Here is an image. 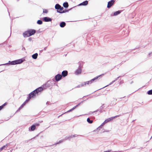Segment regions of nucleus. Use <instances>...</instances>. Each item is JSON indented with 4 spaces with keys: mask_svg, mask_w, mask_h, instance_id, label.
<instances>
[{
    "mask_svg": "<svg viewBox=\"0 0 152 152\" xmlns=\"http://www.w3.org/2000/svg\"><path fill=\"white\" fill-rule=\"evenodd\" d=\"M35 125V126H39V124H36Z\"/></svg>",
    "mask_w": 152,
    "mask_h": 152,
    "instance_id": "nucleus-30",
    "label": "nucleus"
},
{
    "mask_svg": "<svg viewBox=\"0 0 152 152\" xmlns=\"http://www.w3.org/2000/svg\"><path fill=\"white\" fill-rule=\"evenodd\" d=\"M36 129V126L34 125H33L31 127V131H33L35 130Z\"/></svg>",
    "mask_w": 152,
    "mask_h": 152,
    "instance_id": "nucleus-20",
    "label": "nucleus"
},
{
    "mask_svg": "<svg viewBox=\"0 0 152 152\" xmlns=\"http://www.w3.org/2000/svg\"><path fill=\"white\" fill-rule=\"evenodd\" d=\"M66 25V23L64 22H62L60 24V26L61 27H64Z\"/></svg>",
    "mask_w": 152,
    "mask_h": 152,
    "instance_id": "nucleus-18",
    "label": "nucleus"
},
{
    "mask_svg": "<svg viewBox=\"0 0 152 152\" xmlns=\"http://www.w3.org/2000/svg\"><path fill=\"white\" fill-rule=\"evenodd\" d=\"M62 77V76L59 74H58L55 76V78L56 80L57 81H58L60 80Z\"/></svg>",
    "mask_w": 152,
    "mask_h": 152,
    "instance_id": "nucleus-7",
    "label": "nucleus"
},
{
    "mask_svg": "<svg viewBox=\"0 0 152 152\" xmlns=\"http://www.w3.org/2000/svg\"><path fill=\"white\" fill-rule=\"evenodd\" d=\"M147 93L149 95L152 94V90L148 91Z\"/></svg>",
    "mask_w": 152,
    "mask_h": 152,
    "instance_id": "nucleus-27",
    "label": "nucleus"
},
{
    "mask_svg": "<svg viewBox=\"0 0 152 152\" xmlns=\"http://www.w3.org/2000/svg\"><path fill=\"white\" fill-rule=\"evenodd\" d=\"M68 75V72L67 71H63L61 73V75L63 77L66 76Z\"/></svg>",
    "mask_w": 152,
    "mask_h": 152,
    "instance_id": "nucleus-11",
    "label": "nucleus"
},
{
    "mask_svg": "<svg viewBox=\"0 0 152 152\" xmlns=\"http://www.w3.org/2000/svg\"><path fill=\"white\" fill-rule=\"evenodd\" d=\"M64 7L65 8H67L69 6V5L67 2H65L63 4Z\"/></svg>",
    "mask_w": 152,
    "mask_h": 152,
    "instance_id": "nucleus-19",
    "label": "nucleus"
},
{
    "mask_svg": "<svg viewBox=\"0 0 152 152\" xmlns=\"http://www.w3.org/2000/svg\"><path fill=\"white\" fill-rule=\"evenodd\" d=\"M75 137V135H72L70 137Z\"/></svg>",
    "mask_w": 152,
    "mask_h": 152,
    "instance_id": "nucleus-29",
    "label": "nucleus"
},
{
    "mask_svg": "<svg viewBox=\"0 0 152 152\" xmlns=\"http://www.w3.org/2000/svg\"><path fill=\"white\" fill-rule=\"evenodd\" d=\"M64 8L63 7H61L58 10H57V12L60 13H64L66 12V11H64L63 10Z\"/></svg>",
    "mask_w": 152,
    "mask_h": 152,
    "instance_id": "nucleus-10",
    "label": "nucleus"
},
{
    "mask_svg": "<svg viewBox=\"0 0 152 152\" xmlns=\"http://www.w3.org/2000/svg\"><path fill=\"white\" fill-rule=\"evenodd\" d=\"M22 61L21 60H20L17 61H12L11 62V64L12 65H15L18 64L22 63Z\"/></svg>",
    "mask_w": 152,
    "mask_h": 152,
    "instance_id": "nucleus-8",
    "label": "nucleus"
},
{
    "mask_svg": "<svg viewBox=\"0 0 152 152\" xmlns=\"http://www.w3.org/2000/svg\"><path fill=\"white\" fill-rule=\"evenodd\" d=\"M78 106V105H77L76 106H75L74 107H73V108H72V109H71V110H69L68 111H67V112H70L72 110H73L77 106Z\"/></svg>",
    "mask_w": 152,
    "mask_h": 152,
    "instance_id": "nucleus-25",
    "label": "nucleus"
},
{
    "mask_svg": "<svg viewBox=\"0 0 152 152\" xmlns=\"http://www.w3.org/2000/svg\"><path fill=\"white\" fill-rule=\"evenodd\" d=\"M45 86V87H49V85L48 83H47L45 84V85H43L42 86L43 87H39L38 88L34 90V91L36 92V93H37V94L39 93L42 91L43 90L45 89V88H44Z\"/></svg>",
    "mask_w": 152,
    "mask_h": 152,
    "instance_id": "nucleus-3",
    "label": "nucleus"
},
{
    "mask_svg": "<svg viewBox=\"0 0 152 152\" xmlns=\"http://www.w3.org/2000/svg\"><path fill=\"white\" fill-rule=\"evenodd\" d=\"M61 7V6L58 4H56L55 6V8L56 9H57V10H58Z\"/></svg>",
    "mask_w": 152,
    "mask_h": 152,
    "instance_id": "nucleus-16",
    "label": "nucleus"
},
{
    "mask_svg": "<svg viewBox=\"0 0 152 152\" xmlns=\"http://www.w3.org/2000/svg\"><path fill=\"white\" fill-rule=\"evenodd\" d=\"M38 55V54L37 53H36L32 55V57L34 59H36L37 58Z\"/></svg>",
    "mask_w": 152,
    "mask_h": 152,
    "instance_id": "nucleus-17",
    "label": "nucleus"
},
{
    "mask_svg": "<svg viewBox=\"0 0 152 152\" xmlns=\"http://www.w3.org/2000/svg\"><path fill=\"white\" fill-rule=\"evenodd\" d=\"M81 68L82 67H80V68H79L76 71L75 73L76 75H78L81 73L82 72Z\"/></svg>",
    "mask_w": 152,
    "mask_h": 152,
    "instance_id": "nucleus-9",
    "label": "nucleus"
},
{
    "mask_svg": "<svg viewBox=\"0 0 152 152\" xmlns=\"http://www.w3.org/2000/svg\"><path fill=\"white\" fill-rule=\"evenodd\" d=\"M37 23L39 24H41L42 23V21L41 20H39L37 21Z\"/></svg>",
    "mask_w": 152,
    "mask_h": 152,
    "instance_id": "nucleus-26",
    "label": "nucleus"
},
{
    "mask_svg": "<svg viewBox=\"0 0 152 152\" xmlns=\"http://www.w3.org/2000/svg\"><path fill=\"white\" fill-rule=\"evenodd\" d=\"M119 115H116L114 117H112L111 118H107L105 120V121H104L103 124H106L108 122H109L112 121V120H113L115 118H116L118 117H119Z\"/></svg>",
    "mask_w": 152,
    "mask_h": 152,
    "instance_id": "nucleus-5",
    "label": "nucleus"
},
{
    "mask_svg": "<svg viewBox=\"0 0 152 152\" xmlns=\"http://www.w3.org/2000/svg\"><path fill=\"white\" fill-rule=\"evenodd\" d=\"M115 2L114 0H111L108 2L107 7L108 8H110L114 4Z\"/></svg>",
    "mask_w": 152,
    "mask_h": 152,
    "instance_id": "nucleus-6",
    "label": "nucleus"
},
{
    "mask_svg": "<svg viewBox=\"0 0 152 152\" xmlns=\"http://www.w3.org/2000/svg\"><path fill=\"white\" fill-rule=\"evenodd\" d=\"M120 12H121L120 11H116L114 13V15L115 16L117 15L118 14H119L120 13Z\"/></svg>",
    "mask_w": 152,
    "mask_h": 152,
    "instance_id": "nucleus-22",
    "label": "nucleus"
},
{
    "mask_svg": "<svg viewBox=\"0 0 152 152\" xmlns=\"http://www.w3.org/2000/svg\"><path fill=\"white\" fill-rule=\"evenodd\" d=\"M7 104V103L5 102L4 103V104H3L2 105L0 106V110H1L3 107H4Z\"/></svg>",
    "mask_w": 152,
    "mask_h": 152,
    "instance_id": "nucleus-21",
    "label": "nucleus"
},
{
    "mask_svg": "<svg viewBox=\"0 0 152 152\" xmlns=\"http://www.w3.org/2000/svg\"><path fill=\"white\" fill-rule=\"evenodd\" d=\"M88 4V1H86L83 2L80 4L79 5H86Z\"/></svg>",
    "mask_w": 152,
    "mask_h": 152,
    "instance_id": "nucleus-14",
    "label": "nucleus"
},
{
    "mask_svg": "<svg viewBox=\"0 0 152 152\" xmlns=\"http://www.w3.org/2000/svg\"><path fill=\"white\" fill-rule=\"evenodd\" d=\"M29 101L27 99L23 102V103L20 107L19 108V109H21L22 108L23 106L25 105Z\"/></svg>",
    "mask_w": 152,
    "mask_h": 152,
    "instance_id": "nucleus-12",
    "label": "nucleus"
},
{
    "mask_svg": "<svg viewBox=\"0 0 152 152\" xmlns=\"http://www.w3.org/2000/svg\"><path fill=\"white\" fill-rule=\"evenodd\" d=\"M87 122L90 124H91L93 123V121L90 120L89 118H88L87 119Z\"/></svg>",
    "mask_w": 152,
    "mask_h": 152,
    "instance_id": "nucleus-23",
    "label": "nucleus"
},
{
    "mask_svg": "<svg viewBox=\"0 0 152 152\" xmlns=\"http://www.w3.org/2000/svg\"><path fill=\"white\" fill-rule=\"evenodd\" d=\"M48 10L47 9H43V13H47L48 12Z\"/></svg>",
    "mask_w": 152,
    "mask_h": 152,
    "instance_id": "nucleus-28",
    "label": "nucleus"
},
{
    "mask_svg": "<svg viewBox=\"0 0 152 152\" xmlns=\"http://www.w3.org/2000/svg\"><path fill=\"white\" fill-rule=\"evenodd\" d=\"M104 152H110V151H104Z\"/></svg>",
    "mask_w": 152,
    "mask_h": 152,
    "instance_id": "nucleus-31",
    "label": "nucleus"
},
{
    "mask_svg": "<svg viewBox=\"0 0 152 152\" xmlns=\"http://www.w3.org/2000/svg\"><path fill=\"white\" fill-rule=\"evenodd\" d=\"M100 76H101V75L98 76H96V77H95L93 79H92L91 80H90L89 81H86V82L83 83H82L80 85V86L82 87V86H86L87 85H89V84H91L93 83V82H94V80H97L98 79V78Z\"/></svg>",
    "mask_w": 152,
    "mask_h": 152,
    "instance_id": "nucleus-2",
    "label": "nucleus"
},
{
    "mask_svg": "<svg viewBox=\"0 0 152 152\" xmlns=\"http://www.w3.org/2000/svg\"><path fill=\"white\" fill-rule=\"evenodd\" d=\"M36 31L34 29H28L23 33V35L24 37H26L34 35Z\"/></svg>",
    "mask_w": 152,
    "mask_h": 152,
    "instance_id": "nucleus-1",
    "label": "nucleus"
},
{
    "mask_svg": "<svg viewBox=\"0 0 152 152\" xmlns=\"http://www.w3.org/2000/svg\"><path fill=\"white\" fill-rule=\"evenodd\" d=\"M9 144H7L3 146V147L0 148V152L2 151L3 149H5L7 147Z\"/></svg>",
    "mask_w": 152,
    "mask_h": 152,
    "instance_id": "nucleus-15",
    "label": "nucleus"
},
{
    "mask_svg": "<svg viewBox=\"0 0 152 152\" xmlns=\"http://www.w3.org/2000/svg\"><path fill=\"white\" fill-rule=\"evenodd\" d=\"M37 94L36 93V92L34 90L29 94L28 96L27 97V99L29 101L31 98L35 97Z\"/></svg>",
    "mask_w": 152,
    "mask_h": 152,
    "instance_id": "nucleus-4",
    "label": "nucleus"
},
{
    "mask_svg": "<svg viewBox=\"0 0 152 152\" xmlns=\"http://www.w3.org/2000/svg\"><path fill=\"white\" fill-rule=\"evenodd\" d=\"M44 21L45 22H49L52 20L51 18H49L48 17H45L43 18Z\"/></svg>",
    "mask_w": 152,
    "mask_h": 152,
    "instance_id": "nucleus-13",
    "label": "nucleus"
},
{
    "mask_svg": "<svg viewBox=\"0 0 152 152\" xmlns=\"http://www.w3.org/2000/svg\"><path fill=\"white\" fill-rule=\"evenodd\" d=\"M79 68H80V67H82L83 65V62L82 61L80 62H79Z\"/></svg>",
    "mask_w": 152,
    "mask_h": 152,
    "instance_id": "nucleus-24",
    "label": "nucleus"
}]
</instances>
